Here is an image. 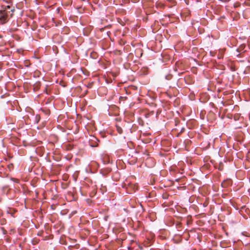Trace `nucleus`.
Here are the masks:
<instances>
[{"label":"nucleus","mask_w":250,"mask_h":250,"mask_svg":"<svg viewBox=\"0 0 250 250\" xmlns=\"http://www.w3.org/2000/svg\"><path fill=\"white\" fill-rule=\"evenodd\" d=\"M14 11L15 9L10 5H2L0 8V21L2 22H6L9 15L12 16Z\"/></svg>","instance_id":"nucleus-1"},{"label":"nucleus","mask_w":250,"mask_h":250,"mask_svg":"<svg viewBox=\"0 0 250 250\" xmlns=\"http://www.w3.org/2000/svg\"><path fill=\"white\" fill-rule=\"evenodd\" d=\"M116 129H117V131H118V132L119 133V134H122L123 133V129L121 127L118 126V125H117L116 126Z\"/></svg>","instance_id":"nucleus-2"},{"label":"nucleus","mask_w":250,"mask_h":250,"mask_svg":"<svg viewBox=\"0 0 250 250\" xmlns=\"http://www.w3.org/2000/svg\"><path fill=\"white\" fill-rule=\"evenodd\" d=\"M40 119V116L39 115H37L35 117L36 123H38Z\"/></svg>","instance_id":"nucleus-3"}]
</instances>
